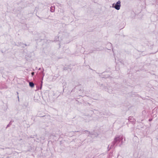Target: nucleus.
I'll list each match as a JSON object with an SVG mask.
<instances>
[{
    "instance_id": "1",
    "label": "nucleus",
    "mask_w": 158,
    "mask_h": 158,
    "mask_svg": "<svg viewBox=\"0 0 158 158\" xmlns=\"http://www.w3.org/2000/svg\"><path fill=\"white\" fill-rule=\"evenodd\" d=\"M123 139V136L119 135L116 136L114 138V141L112 142V144L110 147V145H108V148L109 149V150H110L113 147H115L117 146V144L119 143H120L119 146L121 147L124 143Z\"/></svg>"
},
{
    "instance_id": "2",
    "label": "nucleus",
    "mask_w": 158,
    "mask_h": 158,
    "mask_svg": "<svg viewBox=\"0 0 158 158\" xmlns=\"http://www.w3.org/2000/svg\"><path fill=\"white\" fill-rule=\"evenodd\" d=\"M112 6L117 10H119L121 6V2L120 1H118L115 4H113Z\"/></svg>"
},
{
    "instance_id": "3",
    "label": "nucleus",
    "mask_w": 158,
    "mask_h": 158,
    "mask_svg": "<svg viewBox=\"0 0 158 158\" xmlns=\"http://www.w3.org/2000/svg\"><path fill=\"white\" fill-rule=\"evenodd\" d=\"M43 70H44L43 69ZM40 74H42V78H41L42 81H41V86L40 87V88H39V89H41V88H42V83H43L42 81H43V77H44V73L43 71H42L40 72Z\"/></svg>"
},
{
    "instance_id": "4",
    "label": "nucleus",
    "mask_w": 158,
    "mask_h": 158,
    "mask_svg": "<svg viewBox=\"0 0 158 158\" xmlns=\"http://www.w3.org/2000/svg\"><path fill=\"white\" fill-rule=\"evenodd\" d=\"M128 120L130 122L132 123H133L135 121V120L134 119V118L132 117L131 116L129 117Z\"/></svg>"
},
{
    "instance_id": "5",
    "label": "nucleus",
    "mask_w": 158,
    "mask_h": 158,
    "mask_svg": "<svg viewBox=\"0 0 158 158\" xmlns=\"http://www.w3.org/2000/svg\"><path fill=\"white\" fill-rule=\"evenodd\" d=\"M29 85L30 87H33L34 86V83L32 82H30L29 83Z\"/></svg>"
},
{
    "instance_id": "6",
    "label": "nucleus",
    "mask_w": 158,
    "mask_h": 158,
    "mask_svg": "<svg viewBox=\"0 0 158 158\" xmlns=\"http://www.w3.org/2000/svg\"><path fill=\"white\" fill-rule=\"evenodd\" d=\"M14 122V121H11L10 122V123H9V124L7 125V126L6 127V128H7V127H10V125H11V124H12V122Z\"/></svg>"
},
{
    "instance_id": "7",
    "label": "nucleus",
    "mask_w": 158,
    "mask_h": 158,
    "mask_svg": "<svg viewBox=\"0 0 158 158\" xmlns=\"http://www.w3.org/2000/svg\"><path fill=\"white\" fill-rule=\"evenodd\" d=\"M55 11V7H54L51 6L50 8V11L53 12Z\"/></svg>"
},
{
    "instance_id": "8",
    "label": "nucleus",
    "mask_w": 158,
    "mask_h": 158,
    "mask_svg": "<svg viewBox=\"0 0 158 158\" xmlns=\"http://www.w3.org/2000/svg\"><path fill=\"white\" fill-rule=\"evenodd\" d=\"M55 41H59V36H56L55 37Z\"/></svg>"
},
{
    "instance_id": "9",
    "label": "nucleus",
    "mask_w": 158,
    "mask_h": 158,
    "mask_svg": "<svg viewBox=\"0 0 158 158\" xmlns=\"http://www.w3.org/2000/svg\"><path fill=\"white\" fill-rule=\"evenodd\" d=\"M84 132H85V133H88L89 134H90V132L88 131L85 130L84 131Z\"/></svg>"
},
{
    "instance_id": "10",
    "label": "nucleus",
    "mask_w": 158,
    "mask_h": 158,
    "mask_svg": "<svg viewBox=\"0 0 158 158\" xmlns=\"http://www.w3.org/2000/svg\"><path fill=\"white\" fill-rule=\"evenodd\" d=\"M68 68L67 67H64L63 68V69L64 70H66L68 69Z\"/></svg>"
},
{
    "instance_id": "11",
    "label": "nucleus",
    "mask_w": 158,
    "mask_h": 158,
    "mask_svg": "<svg viewBox=\"0 0 158 158\" xmlns=\"http://www.w3.org/2000/svg\"><path fill=\"white\" fill-rule=\"evenodd\" d=\"M21 44H22V43H18V45L15 44V45H17L18 46H19L21 45Z\"/></svg>"
},
{
    "instance_id": "12",
    "label": "nucleus",
    "mask_w": 158,
    "mask_h": 158,
    "mask_svg": "<svg viewBox=\"0 0 158 158\" xmlns=\"http://www.w3.org/2000/svg\"><path fill=\"white\" fill-rule=\"evenodd\" d=\"M68 35V33H64H64H63V35Z\"/></svg>"
},
{
    "instance_id": "13",
    "label": "nucleus",
    "mask_w": 158,
    "mask_h": 158,
    "mask_svg": "<svg viewBox=\"0 0 158 158\" xmlns=\"http://www.w3.org/2000/svg\"><path fill=\"white\" fill-rule=\"evenodd\" d=\"M108 45H109V46H110L112 48V44L111 43H109V44H108Z\"/></svg>"
},
{
    "instance_id": "14",
    "label": "nucleus",
    "mask_w": 158,
    "mask_h": 158,
    "mask_svg": "<svg viewBox=\"0 0 158 158\" xmlns=\"http://www.w3.org/2000/svg\"><path fill=\"white\" fill-rule=\"evenodd\" d=\"M31 74L32 76H33L34 74V72H32L31 73Z\"/></svg>"
},
{
    "instance_id": "15",
    "label": "nucleus",
    "mask_w": 158,
    "mask_h": 158,
    "mask_svg": "<svg viewBox=\"0 0 158 158\" xmlns=\"http://www.w3.org/2000/svg\"><path fill=\"white\" fill-rule=\"evenodd\" d=\"M152 118H150L149 119V121L150 122L151 121H152Z\"/></svg>"
},
{
    "instance_id": "16",
    "label": "nucleus",
    "mask_w": 158,
    "mask_h": 158,
    "mask_svg": "<svg viewBox=\"0 0 158 158\" xmlns=\"http://www.w3.org/2000/svg\"><path fill=\"white\" fill-rule=\"evenodd\" d=\"M38 69H39V70H41V68H39Z\"/></svg>"
},
{
    "instance_id": "17",
    "label": "nucleus",
    "mask_w": 158,
    "mask_h": 158,
    "mask_svg": "<svg viewBox=\"0 0 158 158\" xmlns=\"http://www.w3.org/2000/svg\"><path fill=\"white\" fill-rule=\"evenodd\" d=\"M23 44L25 45V46H27V45L25 44Z\"/></svg>"
},
{
    "instance_id": "18",
    "label": "nucleus",
    "mask_w": 158,
    "mask_h": 158,
    "mask_svg": "<svg viewBox=\"0 0 158 158\" xmlns=\"http://www.w3.org/2000/svg\"><path fill=\"white\" fill-rule=\"evenodd\" d=\"M17 94H18V92H17Z\"/></svg>"
},
{
    "instance_id": "19",
    "label": "nucleus",
    "mask_w": 158,
    "mask_h": 158,
    "mask_svg": "<svg viewBox=\"0 0 158 158\" xmlns=\"http://www.w3.org/2000/svg\"><path fill=\"white\" fill-rule=\"evenodd\" d=\"M18 98H19V96H18Z\"/></svg>"
}]
</instances>
